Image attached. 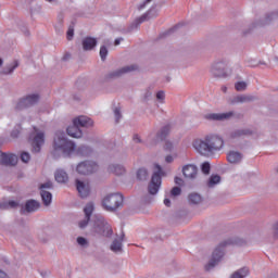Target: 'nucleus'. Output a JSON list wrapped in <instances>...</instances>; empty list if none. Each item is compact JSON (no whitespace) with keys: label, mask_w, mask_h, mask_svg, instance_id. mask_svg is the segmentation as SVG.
I'll return each instance as SVG.
<instances>
[{"label":"nucleus","mask_w":278,"mask_h":278,"mask_svg":"<svg viewBox=\"0 0 278 278\" xmlns=\"http://www.w3.org/2000/svg\"><path fill=\"white\" fill-rule=\"evenodd\" d=\"M227 68H229V61L222 60L212 65L211 72L214 77H227Z\"/></svg>","instance_id":"11"},{"label":"nucleus","mask_w":278,"mask_h":278,"mask_svg":"<svg viewBox=\"0 0 278 278\" xmlns=\"http://www.w3.org/2000/svg\"><path fill=\"white\" fill-rule=\"evenodd\" d=\"M21 204L18 201L9 200L0 202V210H16Z\"/></svg>","instance_id":"27"},{"label":"nucleus","mask_w":278,"mask_h":278,"mask_svg":"<svg viewBox=\"0 0 278 278\" xmlns=\"http://www.w3.org/2000/svg\"><path fill=\"white\" fill-rule=\"evenodd\" d=\"M236 113L233 111H229L226 113H208L204 115L205 121H230L233 118Z\"/></svg>","instance_id":"15"},{"label":"nucleus","mask_w":278,"mask_h":278,"mask_svg":"<svg viewBox=\"0 0 278 278\" xmlns=\"http://www.w3.org/2000/svg\"><path fill=\"white\" fill-rule=\"evenodd\" d=\"M40 192H49L48 190H53V182L50 180L40 185Z\"/></svg>","instance_id":"39"},{"label":"nucleus","mask_w":278,"mask_h":278,"mask_svg":"<svg viewBox=\"0 0 278 278\" xmlns=\"http://www.w3.org/2000/svg\"><path fill=\"white\" fill-rule=\"evenodd\" d=\"M73 36H75V29L68 28V30H67V40H73Z\"/></svg>","instance_id":"52"},{"label":"nucleus","mask_w":278,"mask_h":278,"mask_svg":"<svg viewBox=\"0 0 278 278\" xmlns=\"http://www.w3.org/2000/svg\"><path fill=\"white\" fill-rule=\"evenodd\" d=\"M220 184V176L219 175H212L207 182L206 186L207 188H214L215 186H218Z\"/></svg>","instance_id":"36"},{"label":"nucleus","mask_w":278,"mask_h":278,"mask_svg":"<svg viewBox=\"0 0 278 278\" xmlns=\"http://www.w3.org/2000/svg\"><path fill=\"white\" fill-rule=\"evenodd\" d=\"M189 203H192L193 205H199L201 201H203V197L200 193L192 192L188 195Z\"/></svg>","instance_id":"35"},{"label":"nucleus","mask_w":278,"mask_h":278,"mask_svg":"<svg viewBox=\"0 0 278 278\" xmlns=\"http://www.w3.org/2000/svg\"><path fill=\"white\" fill-rule=\"evenodd\" d=\"M175 29H177V27H174V28L172 29V31H175Z\"/></svg>","instance_id":"64"},{"label":"nucleus","mask_w":278,"mask_h":278,"mask_svg":"<svg viewBox=\"0 0 278 278\" xmlns=\"http://www.w3.org/2000/svg\"><path fill=\"white\" fill-rule=\"evenodd\" d=\"M115 123H119L121 118H123V114L121 113V108L114 109Z\"/></svg>","instance_id":"44"},{"label":"nucleus","mask_w":278,"mask_h":278,"mask_svg":"<svg viewBox=\"0 0 278 278\" xmlns=\"http://www.w3.org/2000/svg\"><path fill=\"white\" fill-rule=\"evenodd\" d=\"M93 230L96 233H99V236H104L105 238H110L114 233L112 226L105 222L103 216H96Z\"/></svg>","instance_id":"7"},{"label":"nucleus","mask_w":278,"mask_h":278,"mask_svg":"<svg viewBox=\"0 0 278 278\" xmlns=\"http://www.w3.org/2000/svg\"><path fill=\"white\" fill-rule=\"evenodd\" d=\"M201 170L204 175H210V170H211V166H210V163L207 162H204L202 165H201Z\"/></svg>","instance_id":"45"},{"label":"nucleus","mask_w":278,"mask_h":278,"mask_svg":"<svg viewBox=\"0 0 278 278\" xmlns=\"http://www.w3.org/2000/svg\"><path fill=\"white\" fill-rule=\"evenodd\" d=\"M247 244V240L240 237H230L222 241L213 251L211 258L204 265L205 273H212V270L223 262V257H225V249L227 247H244Z\"/></svg>","instance_id":"2"},{"label":"nucleus","mask_w":278,"mask_h":278,"mask_svg":"<svg viewBox=\"0 0 278 278\" xmlns=\"http://www.w3.org/2000/svg\"><path fill=\"white\" fill-rule=\"evenodd\" d=\"M76 242L79 247H83V249H88L90 247V242L84 237H77Z\"/></svg>","instance_id":"38"},{"label":"nucleus","mask_w":278,"mask_h":278,"mask_svg":"<svg viewBox=\"0 0 278 278\" xmlns=\"http://www.w3.org/2000/svg\"><path fill=\"white\" fill-rule=\"evenodd\" d=\"M110 173H114V175H125V167L123 165L113 164L109 166Z\"/></svg>","instance_id":"34"},{"label":"nucleus","mask_w":278,"mask_h":278,"mask_svg":"<svg viewBox=\"0 0 278 278\" xmlns=\"http://www.w3.org/2000/svg\"><path fill=\"white\" fill-rule=\"evenodd\" d=\"M153 98V92H151V90H146L144 94H143V99L144 101H151V99Z\"/></svg>","instance_id":"48"},{"label":"nucleus","mask_w":278,"mask_h":278,"mask_svg":"<svg viewBox=\"0 0 278 278\" xmlns=\"http://www.w3.org/2000/svg\"><path fill=\"white\" fill-rule=\"evenodd\" d=\"M94 212V203L89 202L84 207L85 217L78 222L79 229H86L92 218V213Z\"/></svg>","instance_id":"14"},{"label":"nucleus","mask_w":278,"mask_h":278,"mask_svg":"<svg viewBox=\"0 0 278 278\" xmlns=\"http://www.w3.org/2000/svg\"><path fill=\"white\" fill-rule=\"evenodd\" d=\"M0 160L3 166H16L18 164V156L16 154H7L0 151Z\"/></svg>","instance_id":"20"},{"label":"nucleus","mask_w":278,"mask_h":278,"mask_svg":"<svg viewBox=\"0 0 278 278\" xmlns=\"http://www.w3.org/2000/svg\"><path fill=\"white\" fill-rule=\"evenodd\" d=\"M18 68V61L8 64L1 72L2 75H12Z\"/></svg>","instance_id":"31"},{"label":"nucleus","mask_w":278,"mask_h":278,"mask_svg":"<svg viewBox=\"0 0 278 278\" xmlns=\"http://www.w3.org/2000/svg\"><path fill=\"white\" fill-rule=\"evenodd\" d=\"M247 136H253V130L251 128H238L230 132V138H247Z\"/></svg>","instance_id":"22"},{"label":"nucleus","mask_w":278,"mask_h":278,"mask_svg":"<svg viewBox=\"0 0 278 278\" xmlns=\"http://www.w3.org/2000/svg\"><path fill=\"white\" fill-rule=\"evenodd\" d=\"M137 179H139V181H147V179H149V172L147 168H139L137 170Z\"/></svg>","instance_id":"37"},{"label":"nucleus","mask_w":278,"mask_h":278,"mask_svg":"<svg viewBox=\"0 0 278 278\" xmlns=\"http://www.w3.org/2000/svg\"><path fill=\"white\" fill-rule=\"evenodd\" d=\"M164 205H166V207H170V199L166 198L164 200Z\"/></svg>","instance_id":"58"},{"label":"nucleus","mask_w":278,"mask_h":278,"mask_svg":"<svg viewBox=\"0 0 278 278\" xmlns=\"http://www.w3.org/2000/svg\"><path fill=\"white\" fill-rule=\"evenodd\" d=\"M165 162H166L167 164H173V162H174L173 155H167V156L165 157Z\"/></svg>","instance_id":"54"},{"label":"nucleus","mask_w":278,"mask_h":278,"mask_svg":"<svg viewBox=\"0 0 278 278\" xmlns=\"http://www.w3.org/2000/svg\"><path fill=\"white\" fill-rule=\"evenodd\" d=\"M125 241V232H122L119 238L113 240L110 249L113 253H123V242Z\"/></svg>","instance_id":"21"},{"label":"nucleus","mask_w":278,"mask_h":278,"mask_svg":"<svg viewBox=\"0 0 278 278\" xmlns=\"http://www.w3.org/2000/svg\"><path fill=\"white\" fill-rule=\"evenodd\" d=\"M76 190L81 199L90 195V182L88 180L76 179Z\"/></svg>","instance_id":"16"},{"label":"nucleus","mask_w":278,"mask_h":278,"mask_svg":"<svg viewBox=\"0 0 278 278\" xmlns=\"http://www.w3.org/2000/svg\"><path fill=\"white\" fill-rule=\"evenodd\" d=\"M84 51H92L94 47H97L98 41L97 38L87 36L81 41Z\"/></svg>","instance_id":"25"},{"label":"nucleus","mask_w":278,"mask_h":278,"mask_svg":"<svg viewBox=\"0 0 278 278\" xmlns=\"http://www.w3.org/2000/svg\"><path fill=\"white\" fill-rule=\"evenodd\" d=\"M181 194V188L174 187L170 190V197H179Z\"/></svg>","instance_id":"47"},{"label":"nucleus","mask_w":278,"mask_h":278,"mask_svg":"<svg viewBox=\"0 0 278 278\" xmlns=\"http://www.w3.org/2000/svg\"><path fill=\"white\" fill-rule=\"evenodd\" d=\"M248 177H249V179H251V177H257V174H255V173L248 174Z\"/></svg>","instance_id":"59"},{"label":"nucleus","mask_w":278,"mask_h":278,"mask_svg":"<svg viewBox=\"0 0 278 278\" xmlns=\"http://www.w3.org/2000/svg\"><path fill=\"white\" fill-rule=\"evenodd\" d=\"M174 147L175 146L173 144L172 141H166L165 142V151H173Z\"/></svg>","instance_id":"50"},{"label":"nucleus","mask_w":278,"mask_h":278,"mask_svg":"<svg viewBox=\"0 0 278 278\" xmlns=\"http://www.w3.org/2000/svg\"><path fill=\"white\" fill-rule=\"evenodd\" d=\"M138 71L137 64L126 65L117 70H113L105 75V79H121L124 75Z\"/></svg>","instance_id":"9"},{"label":"nucleus","mask_w":278,"mask_h":278,"mask_svg":"<svg viewBox=\"0 0 278 278\" xmlns=\"http://www.w3.org/2000/svg\"><path fill=\"white\" fill-rule=\"evenodd\" d=\"M108 53H109L108 47L101 46V48H100V58H101L102 62H105V60L108 59Z\"/></svg>","instance_id":"41"},{"label":"nucleus","mask_w":278,"mask_h":278,"mask_svg":"<svg viewBox=\"0 0 278 278\" xmlns=\"http://www.w3.org/2000/svg\"><path fill=\"white\" fill-rule=\"evenodd\" d=\"M172 129H173V127L169 124L163 126L156 132V137L154 139H151V137H150L148 147H155V144H157L159 142H162V140H166V138H168V136H170Z\"/></svg>","instance_id":"12"},{"label":"nucleus","mask_w":278,"mask_h":278,"mask_svg":"<svg viewBox=\"0 0 278 278\" xmlns=\"http://www.w3.org/2000/svg\"><path fill=\"white\" fill-rule=\"evenodd\" d=\"M132 142H135V144H142V138H140V135H134L132 136Z\"/></svg>","instance_id":"49"},{"label":"nucleus","mask_w":278,"mask_h":278,"mask_svg":"<svg viewBox=\"0 0 278 278\" xmlns=\"http://www.w3.org/2000/svg\"><path fill=\"white\" fill-rule=\"evenodd\" d=\"M99 166L92 161H85L77 165L76 170L79 175H92L97 173Z\"/></svg>","instance_id":"13"},{"label":"nucleus","mask_w":278,"mask_h":278,"mask_svg":"<svg viewBox=\"0 0 278 278\" xmlns=\"http://www.w3.org/2000/svg\"><path fill=\"white\" fill-rule=\"evenodd\" d=\"M175 184L177 186H181L184 184V179L179 178V177H175Z\"/></svg>","instance_id":"55"},{"label":"nucleus","mask_w":278,"mask_h":278,"mask_svg":"<svg viewBox=\"0 0 278 278\" xmlns=\"http://www.w3.org/2000/svg\"><path fill=\"white\" fill-rule=\"evenodd\" d=\"M227 160L230 164H238L242 162V154L240 152L231 151L228 153Z\"/></svg>","instance_id":"29"},{"label":"nucleus","mask_w":278,"mask_h":278,"mask_svg":"<svg viewBox=\"0 0 278 278\" xmlns=\"http://www.w3.org/2000/svg\"><path fill=\"white\" fill-rule=\"evenodd\" d=\"M192 147L198 153H200V155L210 157L214 155V153H218V151L225 147V140H223V137L218 135L211 134L195 139L192 142Z\"/></svg>","instance_id":"1"},{"label":"nucleus","mask_w":278,"mask_h":278,"mask_svg":"<svg viewBox=\"0 0 278 278\" xmlns=\"http://www.w3.org/2000/svg\"><path fill=\"white\" fill-rule=\"evenodd\" d=\"M40 101V94L31 93L22 98L15 105L17 110H27V108H34Z\"/></svg>","instance_id":"10"},{"label":"nucleus","mask_w":278,"mask_h":278,"mask_svg":"<svg viewBox=\"0 0 278 278\" xmlns=\"http://www.w3.org/2000/svg\"><path fill=\"white\" fill-rule=\"evenodd\" d=\"M28 142L33 153H40L42 147H45V131L34 127L33 131L29 134Z\"/></svg>","instance_id":"6"},{"label":"nucleus","mask_w":278,"mask_h":278,"mask_svg":"<svg viewBox=\"0 0 278 278\" xmlns=\"http://www.w3.org/2000/svg\"><path fill=\"white\" fill-rule=\"evenodd\" d=\"M151 1H153V0H146L144 2H142V3L138 7V10H144V8H147V5H149V3H151Z\"/></svg>","instance_id":"53"},{"label":"nucleus","mask_w":278,"mask_h":278,"mask_svg":"<svg viewBox=\"0 0 278 278\" xmlns=\"http://www.w3.org/2000/svg\"><path fill=\"white\" fill-rule=\"evenodd\" d=\"M40 210V203L37 200H28L25 205L21 207V214H34Z\"/></svg>","instance_id":"18"},{"label":"nucleus","mask_w":278,"mask_h":278,"mask_svg":"<svg viewBox=\"0 0 278 278\" xmlns=\"http://www.w3.org/2000/svg\"><path fill=\"white\" fill-rule=\"evenodd\" d=\"M247 86L245 81H238L235 84V90H237V92H244V90H247Z\"/></svg>","instance_id":"40"},{"label":"nucleus","mask_w":278,"mask_h":278,"mask_svg":"<svg viewBox=\"0 0 278 278\" xmlns=\"http://www.w3.org/2000/svg\"><path fill=\"white\" fill-rule=\"evenodd\" d=\"M66 131L67 135L71 136V138H81V136H84V132L81 131L79 125L75 124V119H73V124L67 127Z\"/></svg>","instance_id":"23"},{"label":"nucleus","mask_w":278,"mask_h":278,"mask_svg":"<svg viewBox=\"0 0 278 278\" xmlns=\"http://www.w3.org/2000/svg\"><path fill=\"white\" fill-rule=\"evenodd\" d=\"M54 179L58 181V184H67L68 174L64 172V169H58L54 174Z\"/></svg>","instance_id":"26"},{"label":"nucleus","mask_w":278,"mask_h":278,"mask_svg":"<svg viewBox=\"0 0 278 278\" xmlns=\"http://www.w3.org/2000/svg\"><path fill=\"white\" fill-rule=\"evenodd\" d=\"M249 277V267H243L230 275V278H247Z\"/></svg>","instance_id":"33"},{"label":"nucleus","mask_w":278,"mask_h":278,"mask_svg":"<svg viewBox=\"0 0 278 278\" xmlns=\"http://www.w3.org/2000/svg\"><path fill=\"white\" fill-rule=\"evenodd\" d=\"M166 99V93L161 90V91H157L156 93V100L160 102V103H164V100Z\"/></svg>","instance_id":"46"},{"label":"nucleus","mask_w":278,"mask_h":278,"mask_svg":"<svg viewBox=\"0 0 278 278\" xmlns=\"http://www.w3.org/2000/svg\"><path fill=\"white\" fill-rule=\"evenodd\" d=\"M46 1H48L49 3H53V0H46Z\"/></svg>","instance_id":"63"},{"label":"nucleus","mask_w":278,"mask_h":278,"mask_svg":"<svg viewBox=\"0 0 278 278\" xmlns=\"http://www.w3.org/2000/svg\"><path fill=\"white\" fill-rule=\"evenodd\" d=\"M182 175L186 179H197L199 175V167L194 164H188L182 167Z\"/></svg>","instance_id":"19"},{"label":"nucleus","mask_w":278,"mask_h":278,"mask_svg":"<svg viewBox=\"0 0 278 278\" xmlns=\"http://www.w3.org/2000/svg\"><path fill=\"white\" fill-rule=\"evenodd\" d=\"M41 201L46 207H49L53 201V194L50 191H40Z\"/></svg>","instance_id":"30"},{"label":"nucleus","mask_w":278,"mask_h":278,"mask_svg":"<svg viewBox=\"0 0 278 278\" xmlns=\"http://www.w3.org/2000/svg\"><path fill=\"white\" fill-rule=\"evenodd\" d=\"M277 20H278L277 10L269 11L265 13L261 18H257L254 22H252L249 25L248 29L243 30V35L249 36V34H251V31H253L254 29H257V27H268V25H273V23H275V21Z\"/></svg>","instance_id":"4"},{"label":"nucleus","mask_w":278,"mask_h":278,"mask_svg":"<svg viewBox=\"0 0 278 278\" xmlns=\"http://www.w3.org/2000/svg\"><path fill=\"white\" fill-rule=\"evenodd\" d=\"M273 233L275 238H278V222L273 225Z\"/></svg>","instance_id":"51"},{"label":"nucleus","mask_w":278,"mask_h":278,"mask_svg":"<svg viewBox=\"0 0 278 278\" xmlns=\"http://www.w3.org/2000/svg\"><path fill=\"white\" fill-rule=\"evenodd\" d=\"M77 146L75 142L70 140L66 137V134L62 130H58L54 134L53 142H52V155L53 157H71L73 153H75V149Z\"/></svg>","instance_id":"3"},{"label":"nucleus","mask_w":278,"mask_h":278,"mask_svg":"<svg viewBox=\"0 0 278 278\" xmlns=\"http://www.w3.org/2000/svg\"><path fill=\"white\" fill-rule=\"evenodd\" d=\"M75 125H78V127H92L94 125V121L88 116L80 115L76 118H74Z\"/></svg>","instance_id":"24"},{"label":"nucleus","mask_w":278,"mask_h":278,"mask_svg":"<svg viewBox=\"0 0 278 278\" xmlns=\"http://www.w3.org/2000/svg\"><path fill=\"white\" fill-rule=\"evenodd\" d=\"M222 90H223L224 92H227V87H222Z\"/></svg>","instance_id":"62"},{"label":"nucleus","mask_w":278,"mask_h":278,"mask_svg":"<svg viewBox=\"0 0 278 278\" xmlns=\"http://www.w3.org/2000/svg\"><path fill=\"white\" fill-rule=\"evenodd\" d=\"M157 16V13H154L151 15V10L148 11L146 14L141 15L139 18L136 20L135 25L138 27L141 25V23H144V21H149V18H155Z\"/></svg>","instance_id":"32"},{"label":"nucleus","mask_w":278,"mask_h":278,"mask_svg":"<svg viewBox=\"0 0 278 278\" xmlns=\"http://www.w3.org/2000/svg\"><path fill=\"white\" fill-rule=\"evenodd\" d=\"M153 201V198H142L143 203H151Z\"/></svg>","instance_id":"57"},{"label":"nucleus","mask_w":278,"mask_h":278,"mask_svg":"<svg viewBox=\"0 0 278 278\" xmlns=\"http://www.w3.org/2000/svg\"><path fill=\"white\" fill-rule=\"evenodd\" d=\"M156 172L153 173L150 184L148 185V192L152 197H155L157 192H160V188H162V166L159 164L155 165Z\"/></svg>","instance_id":"8"},{"label":"nucleus","mask_w":278,"mask_h":278,"mask_svg":"<svg viewBox=\"0 0 278 278\" xmlns=\"http://www.w3.org/2000/svg\"><path fill=\"white\" fill-rule=\"evenodd\" d=\"M11 136H12V138H17V136H18V132H16V131H13V132L11 134Z\"/></svg>","instance_id":"60"},{"label":"nucleus","mask_w":278,"mask_h":278,"mask_svg":"<svg viewBox=\"0 0 278 278\" xmlns=\"http://www.w3.org/2000/svg\"><path fill=\"white\" fill-rule=\"evenodd\" d=\"M123 194L121 193H110L102 200V207L106 210V212H116L123 207Z\"/></svg>","instance_id":"5"},{"label":"nucleus","mask_w":278,"mask_h":278,"mask_svg":"<svg viewBox=\"0 0 278 278\" xmlns=\"http://www.w3.org/2000/svg\"><path fill=\"white\" fill-rule=\"evenodd\" d=\"M76 154H78L80 157H89V155H92V148L88 146H80L78 148H75Z\"/></svg>","instance_id":"28"},{"label":"nucleus","mask_w":278,"mask_h":278,"mask_svg":"<svg viewBox=\"0 0 278 278\" xmlns=\"http://www.w3.org/2000/svg\"><path fill=\"white\" fill-rule=\"evenodd\" d=\"M124 40H125V39H123V37H119V38L115 39L114 46H115V47H118V45H121V42H123Z\"/></svg>","instance_id":"56"},{"label":"nucleus","mask_w":278,"mask_h":278,"mask_svg":"<svg viewBox=\"0 0 278 278\" xmlns=\"http://www.w3.org/2000/svg\"><path fill=\"white\" fill-rule=\"evenodd\" d=\"M3 66V59L0 58V68Z\"/></svg>","instance_id":"61"},{"label":"nucleus","mask_w":278,"mask_h":278,"mask_svg":"<svg viewBox=\"0 0 278 278\" xmlns=\"http://www.w3.org/2000/svg\"><path fill=\"white\" fill-rule=\"evenodd\" d=\"M253 101H257V97L251 94H239L229 99L228 103L230 105H238V103H253Z\"/></svg>","instance_id":"17"},{"label":"nucleus","mask_w":278,"mask_h":278,"mask_svg":"<svg viewBox=\"0 0 278 278\" xmlns=\"http://www.w3.org/2000/svg\"><path fill=\"white\" fill-rule=\"evenodd\" d=\"M38 238L43 244H47V242H49V236L42 230L38 232Z\"/></svg>","instance_id":"42"},{"label":"nucleus","mask_w":278,"mask_h":278,"mask_svg":"<svg viewBox=\"0 0 278 278\" xmlns=\"http://www.w3.org/2000/svg\"><path fill=\"white\" fill-rule=\"evenodd\" d=\"M29 160H31V155L29 154V152L21 153V161L24 162V164H28Z\"/></svg>","instance_id":"43"}]
</instances>
